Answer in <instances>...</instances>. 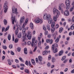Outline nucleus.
<instances>
[{"instance_id":"9","label":"nucleus","mask_w":74,"mask_h":74,"mask_svg":"<svg viewBox=\"0 0 74 74\" xmlns=\"http://www.w3.org/2000/svg\"><path fill=\"white\" fill-rule=\"evenodd\" d=\"M15 12H17V9L16 8L15 9V7H13L12 8V12L13 13L12 14V18H14V14H15Z\"/></svg>"},{"instance_id":"16","label":"nucleus","mask_w":74,"mask_h":74,"mask_svg":"<svg viewBox=\"0 0 74 74\" xmlns=\"http://www.w3.org/2000/svg\"><path fill=\"white\" fill-rule=\"evenodd\" d=\"M24 51L25 54V55L27 54V48H24Z\"/></svg>"},{"instance_id":"64","label":"nucleus","mask_w":74,"mask_h":74,"mask_svg":"<svg viewBox=\"0 0 74 74\" xmlns=\"http://www.w3.org/2000/svg\"><path fill=\"white\" fill-rule=\"evenodd\" d=\"M71 73H74V69L71 71Z\"/></svg>"},{"instance_id":"44","label":"nucleus","mask_w":74,"mask_h":74,"mask_svg":"<svg viewBox=\"0 0 74 74\" xmlns=\"http://www.w3.org/2000/svg\"><path fill=\"white\" fill-rule=\"evenodd\" d=\"M13 47V46H12V45H9V48L10 49L12 48Z\"/></svg>"},{"instance_id":"22","label":"nucleus","mask_w":74,"mask_h":74,"mask_svg":"<svg viewBox=\"0 0 74 74\" xmlns=\"http://www.w3.org/2000/svg\"><path fill=\"white\" fill-rule=\"evenodd\" d=\"M47 53H48V51L45 50L43 52L42 54L43 55H47Z\"/></svg>"},{"instance_id":"27","label":"nucleus","mask_w":74,"mask_h":74,"mask_svg":"<svg viewBox=\"0 0 74 74\" xmlns=\"http://www.w3.org/2000/svg\"><path fill=\"white\" fill-rule=\"evenodd\" d=\"M74 28V24H73L70 27V29L71 30H73Z\"/></svg>"},{"instance_id":"45","label":"nucleus","mask_w":74,"mask_h":74,"mask_svg":"<svg viewBox=\"0 0 74 74\" xmlns=\"http://www.w3.org/2000/svg\"><path fill=\"white\" fill-rule=\"evenodd\" d=\"M15 62L16 63H19V60L17 59H15Z\"/></svg>"},{"instance_id":"37","label":"nucleus","mask_w":74,"mask_h":74,"mask_svg":"<svg viewBox=\"0 0 74 74\" xmlns=\"http://www.w3.org/2000/svg\"><path fill=\"white\" fill-rule=\"evenodd\" d=\"M47 29L48 30H50L51 29L50 28V26L49 25H47Z\"/></svg>"},{"instance_id":"21","label":"nucleus","mask_w":74,"mask_h":74,"mask_svg":"<svg viewBox=\"0 0 74 74\" xmlns=\"http://www.w3.org/2000/svg\"><path fill=\"white\" fill-rule=\"evenodd\" d=\"M17 37L18 38H21L22 37V34H21V33H20L18 34Z\"/></svg>"},{"instance_id":"4","label":"nucleus","mask_w":74,"mask_h":74,"mask_svg":"<svg viewBox=\"0 0 74 74\" xmlns=\"http://www.w3.org/2000/svg\"><path fill=\"white\" fill-rule=\"evenodd\" d=\"M65 4L66 6V10H69L70 7V1L69 0H66L65 1Z\"/></svg>"},{"instance_id":"46","label":"nucleus","mask_w":74,"mask_h":74,"mask_svg":"<svg viewBox=\"0 0 74 74\" xmlns=\"http://www.w3.org/2000/svg\"><path fill=\"white\" fill-rule=\"evenodd\" d=\"M36 61L37 63H38V58H36Z\"/></svg>"},{"instance_id":"62","label":"nucleus","mask_w":74,"mask_h":74,"mask_svg":"<svg viewBox=\"0 0 74 74\" xmlns=\"http://www.w3.org/2000/svg\"><path fill=\"white\" fill-rule=\"evenodd\" d=\"M18 26L20 27V29H19L20 30H22V27H20V25H18Z\"/></svg>"},{"instance_id":"50","label":"nucleus","mask_w":74,"mask_h":74,"mask_svg":"<svg viewBox=\"0 0 74 74\" xmlns=\"http://www.w3.org/2000/svg\"><path fill=\"white\" fill-rule=\"evenodd\" d=\"M59 27V25L58 24H57L56 25V29H58Z\"/></svg>"},{"instance_id":"49","label":"nucleus","mask_w":74,"mask_h":74,"mask_svg":"<svg viewBox=\"0 0 74 74\" xmlns=\"http://www.w3.org/2000/svg\"><path fill=\"white\" fill-rule=\"evenodd\" d=\"M50 41V40L49 39H47L46 40V42L47 43H49V42Z\"/></svg>"},{"instance_id":"33","label":"nucleus","mask_w":74,"mask_h":74,"mask_svg":"<svg viewBox=\"0 0 74 74\" xmlns=\"http://www.w3.org/2000/svg\"><path fill=\"white\" fill-rule=\"evenodd\" d=\"M18 30L16 29L15 32V34L16 36L18 35Z\"/></svg>"},{"instance_id":"38","label":"nucleus","mask_w":74,"mask_h":74,"mask_svg":"<svg viewBox=\"0 0 74 74\" xmlns=\"http://www.w3.org/2000/svg\"><path fill=\"white\" fill-rule=\"evenodd\" d=\"M59 38H57L56 39V40H55V42H56V43H58V42H59Z\"/></svg>"},{"instance_id":"56","label":"nucleus","mask_w":74,"mask_h":74,"mask_svg":"<svg viewBox=\"0 0 74 74\" xmlns=\"http://www.w3.org/2000/svg\"><path fill=\"white\" fill-rule=\"evenodd\" d=\"M14 40H15V38H14V35H13V39H12V41H14Z\"/></svg>"},{"instance_id":"26","label":"nucleus","mask_w":74,"mask_h":74,"mask_svg":"<svg viewBox=\"0 0 74 74\" xmlns=\"http://www.w3.org/2000/svg\"><path fill=\"white\" fill-rule=\"evenodd\" d=\"M66 58V56H63L61 59V60L62 61H63L64 60H65Z\"/></svg>"},{"instance_id":"47","label":"nucleus","mask_w":74,"mask_h":74,"mask_svg":"<svg viewBox=\"0 0 74 74\" xmlns=\"http://www.w3.org/2000/svg\"><path fill=\"white\" fill-rule=\"evenodd\" d=\"M51 56L49 55L48 58V60H51Z\"/></svg>"},{"instance_id":"57","label":"nucleus","mask_w":74,"mask_h":74,"mask_svg":"<svg viewBox=\"0 0 74 74\" xmlns=\"http://www.w3.org/2000/svg\"><path fill=\"white\" fill-rule=\"evenodd\" d=\"M47 64L48 67H49V66H50V65H51V64L50 63H49V62H48Z\"/></svg>"},{"instance_id":"35","label":"nucleus","mask_w":74,"mask_h":74,"mask_svg":"<svg viewBox=\"0 0 74 74\" xmlns=\"http://www.w3.org/2000/svg\"><path fill=\"white\" fill-rule=\"evenodd\" d=\"M17 50L18 52H20L21 50V48L18 47L17 48Z\"/></svg>"},{"instance_id":"1","label":"nucleus","mask_w":74,"mask_h":74,"mask_svg":"<svg viewBox=\"0 0 74 74\" xmlns=\"http://www.w3.org/2000/svg\"><path fill=\"white\" fill-rule=\"evenodd\" d=\"M53 14L55 15L56 16H54L53 18V20L54 22H56L57 18L59 17V15H60V12L56 9L54 8L53 9Z\"/></svg>"},{"instance_id":"25","label":"nucleus","mask_w":74,"mask_h":74,"mask_svg":"<svg viewBox=\"0 0 74 74\" xmlns=\"http://www.w3.org/2000/svg\"><path fill=\"white\" fill-rule=\"evenodd\" d=\"M10 28V26L8 25V27H7L5 29V32H7V31H8V29H9Z\"/></svg>"},{"instance_id":"10","label":"nucleus","mask_w":74,"mask_h":74,"mask_svg":"<svg viewBox=\"0 0 74 74\" xmlns=\"http://www.w3.org/2000/svg\"><path fill=\"white\" fill-rule=\"evenodd\" d=\"M25 17L23 16V17H21L20 20V24L21 25H22V21H25Z\"/></svg>"},{"instance_id":"13","label":"nucleus","mask_w":74,"mask_h":74,"mask_svg":"<svg viewBox=\"0 0 74 74\" xmlns=\"http://www.w3.org/2000/svg\"><path fill=\"white\" fill-rule=\"evenodd\" d=\"M26 34H25V36L23 35L22 37V39L23 40V41H25L26 40Z\"/></svg>"},{"instance_id":"42","label":"nucleus","mask_w":74,"mask_h":74,"mask_svg":"<svg viewBox=\"0 0 74 74\" xmlns=\"http://www.w3.org/2000/svg\"><path fill=\"white\" fill-rule=\"evenodd\" d=\"M27 44L28 45H31V42L30 41H29L27 42Z\"/></svg>"},{"instance_id":"3","label":"nucleus","mask_w":74,"mask_h":74,"mask_svg":"<svg viewBox=\"0 0 74 74\" xmlns=\"http://www.w3.org/2000/svg\"><path fill=\"white\" fill-rule=\"evenodd\" d=\"M58 45L57 43H55L53 44L52 47L51 49L53 51V53H56L58 52Z\"/></svg>"},{"instance_id":"54","label":"nucleus","mask_w":74,"mask_h":74,"mask_svg":"<svg viewBox=\"0 0 74 74\" xmlns=\"http://www.w3.org/2000/svg\"><path fill=\"white\" fill-rule=\"evenodd\" d=\"M26 32V28H24V29H23V31H22V32Z\"/></svg>"},{"instance_id":"28","label":"nucleus","mask_w":74,"mask_h":74,"mask_svg":"<svg viewBox=\"0 0 74 74\" xmlns=\"http://www.w3.org/2000/svg\"><path fill=\"white\" fill-rule=\"evenodd\" d=\"M8 38L9 41L11 40V35H10V34L8 35Z\"/></svg>"},{"instance_id":"12","label":"nucleus","mask_w":74,"mask_h":74,"mask_svg":"<svg viewBox=\"0 0 74 74\" xmlns=\"http://www.w3.org/2000/svg\"><path fill=\"white\" fill-rule=\"evenodd\" d=\"M58 34V32H55L54 34H52V35L54 37V40H55L56 39V36H57Z\"/></svg>"},{"instance_id":"18","label":"nucleus","mask_w":74,"mask_h":74,"mask_svg":"<svg viewBox=\"0 0 74 74\" xmlns=\"http://www.w3.org/2000/svg\"><path fill=\"white\" fill-rule=\"evenodd\" d=\"M30 26L31 29H34V25L32 23H30Z\"/></svg>"},{"instance_id":"31","label":"nucleus","mask_w":74,"mask_h":74,"mask_svg":"<svg viewBox=\"0 0 74 74\" xmlns=\"http://www.w3.org/2000/svg\"><path fill=\"white\" fill-rule=\"evenodd\" d=\"M5 25H6L7 23V21L5 19H4L3 21Z\"/></svg>"},{"instance_id":"6","label":"nucleus","mask_w":74,"mask_h":74,"mask_svg":"<svg viewBox=\"0 0 74 74\" xmlns=\"http://www.w3.org/2000/svg\"><path fill=\"white\" fill-rule=\"evenodd\" d=\"M55 22H53V23L51 25V27L52 28L51 29V33H54V32H55Z\"/></svg>"},{"instance_id":"36","label":"nucleus","mask_w":74,"mask_h":74,"mask_svg":"<svg viewBox=\"0 0 74 74\" xmlns=\"http://www.w3.org/2000/svg\"><path fill=\"white\" fill-rule=\"evenodd\" d=\"M55 58H52V63H55Z\"/></svg>"},{"instance_id":"40","label":"nucleus","mask_w":74,"mask_h":74,"mask_svg":"<svg viewBox=\"0 0 74 74\" xmlns=\"http://www.w3.org/2000/svg\"><path fill=\"white\" fill-rule=\"evenodd\" d=\"M10 53L12 55H15V54H14V52L12 51H10Z\"/></svg>"},{"instance_id":"52","label":"nucleus","mask_w":74,"mask_h":74,"mask_svg":"<svg viewBox=\"0 0 74 74\" xmlns=\"http://www.w3.org/2000/svg\"><path fill=\"white\" fill-rule=\"evenodd\" d=\"M37 47H35L34 48V50H33V52H35L36 51V50H37Z\"/></svg>"},{"instance_id":"20","label":"nucleus","mask_w":74,"mask_h":74,"mask_svg":"<svg viewBox=\"0 0 74 74\" xmlns=\"http://www.w3.org/2000/svg\"><path fill=\"white\" fill-rule=\"evenodd\" d=\"M63 50H61L60 51L59 53V54H58V56H62V55H63Z\"/></svg>"},{"instance_id":"11","label":"nucleus","mask_w":74,"mask_h":74,"mask_svg":"<svg viewBox=\"0 0 74 74\" xmlns=\"http://www.w3.org/2000/svg\"><path fill=\"white\" fill-rule=\"evenodd\" d=\"M64 14L65 16H69L70 15L69 11L68 10H66L64 12Z\"/></svg>"},{"instance_id":"23","label":"nucleus","mask_w":74,"mask_h":74,"mask_svg":"<svg viewBox=\"0 0 74 74\" xmlns=\"http://www.w3.org/2000/svg\"><path fill=\"white\" fill-rule=\"evenodd\" d=\"M25 73H27V74H29L30 73L29 71L27 69H25Z\"/></svg>"},{"instance_id":"51","label":"nucleus","mask_w":74,"mask_h":74,"mask_svg":"<svg viewBox=\"0 0 74 74\" xmlns=\"http://www.w3.org/2000/svg\"><path fill=\"white\" fill-rule=\"evenodd\" d=\"M20 66H21V67H25V65L23 64H20Z\"/></svg>"},{"instance_id":"5","label":"nucleus","mask_w":74,"mask_h":74,"mask_svg":"<svg viewBox=\"0 0 74 74\" xmlns=\"http://www.w3.org/2000/svg\"><path fill=\"white\" fill-rule=\"evenodd\" d=\"M7 5H8L7 2L5 3L4 4L3 9H4V12H5V13H6V12H7V10H8V6H7Z\"/></svg>"},{"instance_id":"48","label":"nucleus","mask_w":74,"mask_h":74,"mask_svg":"<svg viewBox=\"0 0 74 74\" xmlns=\"http://www.w3.org/2000/svg\"><path fill=\"white\" fill-rule=\"evenodd\" d=\"M35 40V38H33L32 39V42H34V41H35V40Z\"/></svg>"},{"instance_id":"19","label":"nucleus","mask_w":74,"mask_h":74,"mask_svg":"<svg viewBox=\"0 0 74 74\" xmlns=\"http://www.w3.org/2000/svg\"><path fill=\"white\" fill-rule=\"evenodd\" d=\"M38 59L40 62H42V56H39L38 57Z\"/></svg>"},{"instance_id":"43","label":"nucleus","mask_w":74,"mask_h":74,"mask_svg":"<svg viewBox=\"0 0 74 74\" xmlns=\"http://www.w3.org/2000/svg\"><path fill=\"white\" fill-rule=\"evenodd\" d=\"M19 59L20 60L21 62H23V60H22V58L20 57L19 58Z\"/></svg>"},{"instance_id":"60","label":"nucleus","mask_w":74,"mask_h":74,"mask_svg":"<svg viewBox=\"0 0 74 74\" xmlns=\"http://www.w3.org/2000/svg\"><path fill=\"white\" fill-rule=\"evenodd\" d=\"M25 24H23V25L22 26V28H23V29H25Z\"/></svg>"},{"instance_id":"17","label":"nucleus","mask_w":74,"mask_h":74,"mask_svg":"<svg viewBox=\"0 0 74 74\" xmlns=\"http://www.w3.org/2000/svg\"><path fill=\"white\" fill-rule=\"evenodd\" d=\"M31 62L33 65L35 66L36 65V62L34 59H32L31 60Z\"/></svg>"},{"instance_id":"24","label":"nucleus","mask_w":74,"mask_h":74,"mask_svg":"<svg viewBox=\"0 0 74 74\" xmlns=\"http://www.w3.org/2000/svg\"><path fill=\"white\" fill-rule=\"evenodd\" d=\"M63 30V28H59V33H62Z\"/></svg>"},{"instance_id":"41","label":"nucleus","mask_w":74,"mask_h":74,"mask_svg":"<svg viewBox=\"0 0 74 74\" xmlns=\"http://www.w3.org/2000/svg\"><path fill=\"white\" fill-rule=\"evenodd\" d=\"M49 43L50 44H52L53 43V40H52V39H51L50 40H50Z\"/></svg>"},{"instance_id":"8","label":"nucleus","mask_w":74,"mask_h":74,"mask_svg":"<svg viewBox=\"0 0 74 74\" xmlns=\"http://www.w3.org/2000/svg\"><path fill=\"white\" fill-rule=\"evenodd\" d=\"M35 22L36 23H42L43 21H42V19H40V18H38L36 20H35Z\"/></svg>"},{"instance_id":"29","label":"nucleus","mask_w":74,"mask_h":74,"mask_svg":"<svg viewBox=\"0 0 74 74\" xmlns=\"http://www.w3.org/2000/svg\"><path fill=\"white\" fill-rule=\"evenodd\" d=\"M2 48L3 49H7V46L3 45L2 46Z\"/></svg>"},{"instance_id":"63","label":"nucleus","mask_w":74,"mask_h":74,"mask_svg":"<svg viewBox=\"0 0 74 74\" xmlns=\"http://www.w3.org/2000/svg\"><path fill=\"white\" fill-rule=\"evenodd\" d=\"M72 5L73 6L72 7H74V1H73L72 3Z\"/></svg>"},{"instance_id":"30","label":"nucleus","mask_w":74,"mask_h":74,"mask_svg":"<svg viewBox=\"0 0 74 74\" xmlns=\"http://www.w3.org/2000/svg\"><path fill=\"white\" fill-rule=\"evenodd\" d=\"M74 7H71L70 9V12H72L73 11V10H74Z\"/></svg>"},{"instance_id":"39","label":"nucleus","mask_w":74,"mask_h":74,"mask_svg":"<svg viewBox=\"0 0 74 74\" xmlns=\"http://www.w3.org/2000/svg\"><path fill=\"white\" fill-rule=\"evenodd\" d=\"M37 44V40H36V41L34 43V45H35V46H36Z\"/></svg>"},{"instance_id":"14","label":"nucleus","mask_w":74,"mask_h":74,"mask_svg":"<svg viewBox=\"0 0 74 74\" xmlns=\"http://www.w3.org/2000/svg\"><path fill=\"white\" fill-rule=\"evenodd\" d=\"M15 15L13 16V18L12 17V23L13 25H14V22H15Z\"/></svg>"},{"instance_id":"32","label":"nucleus","mask_w":74,"mask_h":74,"mask_svg":"<svg viewBox=\"0 0 74 74\" xmlns=\"http://www.w3.org/2000/svg\"><path fill=\"white\" fill-rule=\"evenodd\" d=\"M28 64H29V66L31 67H33V65H32V64H31V63H30V61H29L28 62Z\"/></svg>"},{"instance_id":"2","label":"nucleus","mask_w":74,"mask_h":74,"mask_svg":"<svg viewBox=\"0 0 74 74\" xmlns=\"http://www.w3.org/2000/svg\"><path fill=\"white\" fill-rule=\"evenodd\" d=\"M43 18L45 20L47 19V21H48L49 24H51L52 23L53 20L51 18V16L49 15H48L47 14H44L43 16Z\"/></svg>"},{"instance_id":"58","label":"nucleus","mask_w":74,"mask_h":74,"mask_svg":"<svg viewBox=\"0 0 74 74\" xmlns=\"http://www.w3.org/2000/svg\"><path fill=\"white\" fill-rule=\"evenodd\" d=\"M4 29H5V28L3 27L2 28V32H4Z\"/></svg>"},{"instance_id":"59","label":"nucleus","mask_w":74,"mask_h":74,"mask_svg":"<svg viewBox=\"0 0 74 74\" xmlns=\"http://www.w3.org/2000/svg\"><path fill=\"white\" fill-rule=\"evenodd\" d=\"M45 35L46 36L47 35V34H48V32H45Z\"/></svg>"},{"instance_id":"53","label":"nucleus","mask_w":74,"mask_h":74,"mask_svg":"<svg viewBox=\"0 0 74 74\" xmlns=\"http://www.w3.org/2000/svg\"><path fill=\"white\" fill-rule=\"evenodd\" d=\"M25 64L27 66H28V61H26L25 62Z\"/></svg>"},{"instance_id":"7","label":"nucleus","mask_w":74,"mask_h":74,"mask_svg":"<svg viewBox=\"0 0 74 74\" xmlns=\"http://www.w3.org/2000/svg\"><path fill=\"white\" fill-rule=\"evenodd\" d=\"M32 33L30 31H29L28 33V34L27 35V37L28 40H31L32 38Z\"/></svg>"},{"instance_id":"61","label":"nucleus","mask_w":74,"mask_h":74,"mask_svg":"<svg viewBox=\"0 0 74 74\" xmlns=\"http://www.w3.org/2000/svg\"><path fill=\"white\" fill-rule=\"evenodd\" d=\"M67 60H65L63 62L64 63H66L67 62Z\"/></svg>"},{"instance_id":"34","label":"nucleus","mask_w":74,"mask_h":74,"mask_svg":"<svg viewBox=\"0 0 74 74\" xmlns=\"http://www.w3.org/2000/svg\"><path fill=\"white\" fill-rule=\"evenodd\" d=\"M18 41H19V39L18 38H16L14 40V42H15V43H16V42H18Z\"/></svg>"},{"instance_id":"15","label":"nucleus","mask_w":74,"mask_h":74,"mask_svg":"<svg viewBox=\"0 0 74 74\" xmlns=\"http://www.w3.org/2000/svg\"><path fill=\"white\" fill-rule=\"evenodd\" d=\"M64 7V4L62 3L59 5V10H62V7Z\"/></svg>"},{"instance_id":"55","label":"nucleus","mask_w":74,"mask_h":74,"mask_svg":"<svg viewBox=\"0 0 74 74\" xmlns=\"http://www.w3.org/2000/svg\"><path fill=\"white\" fill-rule=\"evenodd\" d=\"M5 59V56H3L2 57V60H4V59Z\"/></svg>"}]
</instances>
